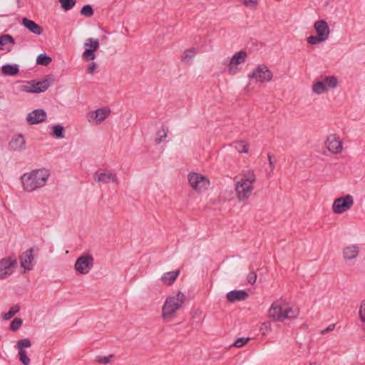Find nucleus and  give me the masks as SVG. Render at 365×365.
I'll list each match as a JSON object with an SVG mask.
<instances>
[{
	"label": "nucleus",
	"instance_id": "nucleus-20",
	"mask_svg": "<svg viewBox=\"0 0 365 365\" xmlns=\"http://www.w3.org/2000/svg\"><path fill=\"white\" fill-rule=\"evenodd\" d=\"M314 28L317 36H320L324 41L328 39L330 34V29L326 21H317L314 24Z\"/></svg>",
	"mask_w": 365,
	"mask_h": 365
},
{
	"label": "nucleus",
	"instance_id": "nucleus-14",
	"mask_svg": "<svg viewBox=\"0 0 365 365\" xmlns=\"http://www.w3.org/2000/svg\"><path fill=\"white\" fill-rule=\"evenodd\" d=\"M19 262L24 273L32 270L36 264L34 249L30 248L24 252L19 257Z\"/></svg>",
	"mask_w": 365,
	"mask_h": 365
},
{
	"label": "nucleus",
	"instance_id": "nucleus-41",
	"mask_svg": "<svg viewBox=\"0 0 365 365\" xmlns=\"http://www.w3.org/2000/svg\"><path fill=\"white\" fill-rule=\"evenodd\" d=\"M98 64L95 62H91L88 65L87 73L89 74H93L97 72Z\"/></svg>",
	"mask_w": 365,
	"mask_h": 365
},
{
	"label": "nucleus",
	"instance_id": "nucleus-47",
	"mask_svg": "<svg viewBox=\"0 0 365 365\" xmlns=\"http://www.w3.org/2000/svg\"><path fill=\"white\" fill-rule=\"evenodd\" d=\"M309 365H320V364H317V363L314 362V363H311Z\"/></svg>",
	"mask_w": 365,
	"mask_h": 365
},
{
	"label": "nucleus",
	"instance_id": "nucleus-7",
	"mask_svg": "<svg viewBox=\"0 0 365 365\" xmlns=\"http://www.w3.org/2000/svg\"><path fill=\"white\" fill-rule=\"evenodd\" d=\"M93 180L97 183L109 184L112 183L118 186L120 183L117 174L108 169H99L93 175Z\"/></svg>",
	"mask_w": 365,
	"mask_h": 365
},
{
	"label": "nucleus",
	"instance_id": "nucleus-25",
	"mask_svg": "<svg viewBox=\"0 0 365 365\" xmlns=\"http://www.w3.org/2000/svg\"><path fill=\"white\" fill-rule=\"evenodd\" d=\"M19 68L17 64H6L2 66L1 73L6 76H14L19 73Z\"/></svg>",
	"mask_w": 365,
	"mask_h": 365
},
{
	"label": "nucleus",
	"instance_id": "nucleus-3",
	"mask_svg": "<svg viewBox=\"0 0 365 365\" xmlns=\"http://www.w3.org/2000/svg\"><path fill=\"white\" fill-rule=\"evenodd\" d=\"M299 310L294 309L287 304L279 302L272 303L269 309V316L275 322H283L287 319H295L298 317Z\"/></svg>",
	"mask_w": 365,
	"mask_h": 365
},
{
	"label": "nucleus",
	"instance_id": "nucleus-30",
	"mask_svg": "<svg viewBox=\"0 0 365 365\" xmlns=\"http://www.w3.org/2000/svg\"><path fill=\"white\" fill-rule=\"evenodd\" d=\"M20 310V307L19 305H14L12 306L9 311L6 313H4L2 315V317L5 320H9L11 318H12L16 314H17Z\"/></svg>",
	"mask_w": 365,
	"mask_h": 365
},
{
	"label": "nucleus",
	"instance_id": "nucleus-29",
	"mask_svg": "<svg viewBox=\"0 0 365 365\" xmlns=\"http://www.w3.org/2000/svg\"><path fill=\"white\" fill-rule=\"evenodd\" d=\"M8 44H14V40L9 35H3L0 37V50L6 49Z\"/></svg>",
	"mask_w": 365,
	"mask_h": 365
},
{
	"label": "nucleus",
	"instance_id": "nucleus-21",
	"mask_svg": "<svg viewBox=\"0 0 365 365\" xmlns=\"http://www.w3.org/2000/svg\"><path fill=\"white\" fill-rule=\"evenodd\" d=\"M226 297L230 303H234L236 301L246 300L249 294L245 290H232L227 294Z\"/></svg>",
	"mask_w": 365,
	"mask_h": 365
},
{
	"label": "nucleus",
	"instance_id": "nucleus-22",
	"mask_svg": "<svg viewBox=\"0 0 365 365\" xmlns=\"http://www.w3.org/2000/svg\"><path fill=\"white\" fill-rule=\"evenodd\" d=\"M9 148L13 150H24L26 149V141L21 134L14 135L9 142Z\"/></svg>",
	"mask_w": 365,
	"mask_h": 365
},
{
	"label": "nucleus",
	"instance_id": "nucleus-26",
	"mask_svg": "<svg viewBox=\"0 0 365 365\" xmlns=\"http://www.w3.org/2000/svg\"><path fill=\"white\" fill-rule=\"evenodd\" d=\"M359 253L358 247L355 245L348 246L343 251L344 257L346 259H352L356 257Z\"/></svg>",
	"mask_w": 365,
	"mask_h": 365
},
{
	"label": "nucleus",
	"instance_id": "nucleus-39",
	"mask_svg": "<svg viewBox=\"0 0 365 365\" xmlns=\"http://www.w3.org/2000/svg\"><path fill=\"white\" fill-rule=\"evenodd\" d=\"M247 7L255 8L258 4V0H239Z\"/></svg>",
	"mask_w": 365,
	"mask_h": 365
},
{
	"label": "nucleus",
	"instance_id": "nucleus-36",
	"mask_svg": "<svg viewBox=\"0 0 365 365\" xmlns=\"http://www.w3.org/2000/svg\"><path fill=\"white\" fill-rule=\"evenodd\" d=\"M22 323V319L21 318L16 317L11 322L10 329L13 331H16L21 327Z\"/></svg>",
	"mask_w": 365,
	"mask_h": 365
},
{
	"label": "nucleus",
	"instance_id": "nucleus-18",
	"mask_svg": "<svg viewBox=\"0 0 365 365\" xmlns=\"http://www.w3.org/2000/svg\"><path fill=\"white\" fill-rule=\"evenodd\" d=\"M16 261L15 258H4L0 261V279L10 276L14 270Z\"/></svg>",
	"mask_w": 365,
	"mask_h": 365
},
{
	"label": "nucleus",
	"instance_id": "nucleus-10",
	"mask_svg": "<svg viewBox=\"0 0 365 365\" xmlns=\"http://www.w3.org/2000/svg\"><path fill=\"white\" fill-rule=\"evenodd\" d=\"M111 113L110 109L108 106H103L90 111L87 114L88 122L94 125H101L107 119Z\"/></svg>",
	"mask_w": 365,
	"mask_h": 365
},
{
	"label": "nucleus",
	"instance_id": "nucleus-46",
	"mask_svg": "<svg viewBox=\"0 0 365 365\" xmlns=\"http://www.w3.org/2000/svg\"><path fill=\"white\" fill-rule=\"evenodd\" d=\"M334 325L329 326L326 330L323 331V333L333 330Z\"/></svg>",
	"mask_w": 365,
	"mask_h": 365
},
{
	"label": "nucleus",
	"instance_id": "nucleus-35",
	"mask_svg": "<svg viewBox=\"0 0 365 365\" xmlns=\"http://www.w3.org/2000/svg\"><path fill=\"white\" fill-rule=\"evenodd\" d=\"M113 358V355L110 354L108 356H98L96 358V361L99 364H107L111 361Z\"/></svg>",
	"mask_w": 365,
	"mask_h": 365
},
{
	"label": "nucleus",
	"instance_id": "nucleus-37",
	"mask_svg": "<svg viewBox=\"0 0 365 365\" xmlns=\"http://www.w3.org/2000/svg\"><path fill=\"white\" fill-rule=\"evenodd\" d=\"M81 14L83 16L91 17L93 14V10L90 5H85L81 9Z\"/></svg>",
	"mask_w": 365,
	"mask_h": 365
},
{
	"label": "nucleus",
	"instance_id": "nucleus-44",
	"mask_svg": "<svg viewBox=\"0 0 365 365\" xmlns=\"http://www.w3.org/2000/svg\"><path fill=\"white\" fill-rule=\"evenodd\" d=\"M261 331H262L263 334H265L266 333L271 331V324L270 322H264L261 326Z\"/></svg>",
	"mask_w": 365,
	"mask_h": 365
},
{
	"label": "nucleus",
	"instance_id": "nucleus-33",
	"mask_svg": "<svg viewBox=\"0 0 365 365\" xmlns=\"http://www.w3.org/2000/svg\"><path fill=\"white\" fill-rule=\"evenodd\" d=\"M51 61V58L46 54H40L36 58V63L43 66H48Z\"/></svg>",
	"mask_w": 365,
	"mask_h": 365
},
{
	"label": "nucleus",
	"instance_id": "nucleus-24",
	"mask_svg": "<svg viewBox=\"0 0 365 365\" xmlns=\"http://www.w3.org/2000/svg\"><path fill=\"white\" fill-rule=\"evenodd\" d=\"M22 24L31 33L40 35L43 32V29L38 25L36 22L32 20H30L27 18H24L22 19Z\"/></svg>",
	"mask_w": 365,
	"mask_h": 365
},
{
	"label": "nucleus",
	"instance_id": "nucleus-27",
	"mask_svg": "<svg viewBox=\"0 0 365 365\" xmlns=\"http://www.w3.org/2000/svg\"><path fill=\"white\" fill-rule=\"evenodd\" d=\"M51 130V135L57 139H63L65 137V129L61 125L57 124L52 125Z\"/></svg>",
	"mask_w": 365,
	"mask_h": 365
},
{
	"label": "nucleus",
	"instance_id": "nucleus-12",
	"mask_svg": "<svg viewBox=\"0 0 365 365\" xmlns=\"http://www.w3.org/2000/svg\"><path fill=\"white\" fill-rule=\"evenodd\" d=\"M354 202V197L349 194L345 196L336 198L333 202L332 211L335 214H342L350 210L353 206Z\"/></svg>",
	"mask_w": 365,
	"mask_h": 365
},
{
	"label": "nucleus",
	"instance_id": "nucleus-19",
	"mask_svg": "<svg viewBox=\"0 0 365 365\" xmlns=\"http://www.w3.org/2000/svg\"><path fill=\"white\" fill-rule=\"evenodd\" d=\"M47 118L46 112L43 109H36L29 113L26 121L29 125H36L43 123Z\"/></svg>",
	"mask_w": 365,
	"mask_h": 365
},
{
	"label": "nucleus",
	"instance_id": "nucleus-17",
	"mask_svg": "<svg viewBox=\"0 0 365 365\" xmlns=\"http://www.w3.org/2000/svg\"><path fill=\"white\" fill-rule=\"evenodd\" d=\"M325 145L327 150L332 154H340L344 149L341 140L336 134H331L327 137Z\"/></svg>",
	"mask_w": 365,
	"mask_h": 365
},
{
	"label": "nucleus",
	"instance_id": "nucleus-11",
	"mask_svg": "<svg viewBox=\"0 0 365 365\" xmlns=\"http://www.w3.org/2000/svg\"><path fill=\"white\" fill-rule=\"evenodd\" d=\"M273 78L272 72L264 64L257 66L249 75V78L255 80L257 83L269 82Z\"/></svg>",
	"mask_w": 365,
	"mask_h": 365
},
{
	"label": "nucleus",
	"instance_id": "nucleus-13",
	"mask_svg": "<svg viewBox=\"0 0 365 365\" xmlns=\"http://www.w3.org/2000/svg\"><path fill=\"white\" fill-rule=\"evenodd\" d=\"M247 58V54L245 51L235 53L227 63L228 73L231 76L235 75L240 70L239 66L244 63Z\"/></svg>",
	"mask_w": 365,
	"mask_h": 365
},
{
	"label": "nucleus",
	"instance_id": "nucleus-9",
	"mask_svg": "<svg viewBox=\"0 0 365 365\" xmlns=\"http://www.w3.org/2000/svg\"><path fill=\"white\" fill-rule=\"evenodd\" d=\"M100 48L99 40L96 38H88L83 43L84 51L82 53V59L89 62L93 61L96 57V52Z\"/></svg>",
	"mask_w": 365,
	"mask_h": 365
},
{
	"label": "nucleus",
	"instance_id": "nucleus-31",
	"mask_svg": "<svg viewBox=\"0 0 365 365\" xmlns=\"http://www.w3.org/2000/svg\"><path fill=\"white\" fill-rule=\"evenodd\" d=\"M62 9L64 11L71 10L76 4V0H58Z\"/></svg>",
	"mask_w": 365,
	"mask_h": 365
},
{
	"label": "nucleus",
	"instance_id": "nucleus-1",
	"mask_svg": "<svg viewBox=\"0 0 365 365\" xmlns=\"http://www.w3.org/2000/svg\"><path fill=\"white\" fill-rule=\"evenodd\" d=\"M256 180L257 177L252 170L242 171L239 176L234 178L235 190L238 201H245L252 195Z\"/></svg>",
	"mask_w": 365,
	"mask_h": 365
},
{
	"label": "nucleus",
	"instance_id": "nucleus-42",
	"mask_svg": "<svg viewBox=\"0 0 365 365\" xmlns=\"http://www.w3.org/2000/svg\"><path fill=\"white\" fill-rule=\"evenodd\" d=\"M257 274L254 271H251L247 275V282L250 284H254L257 280Z\"/></svg>",
	"mask_w": 365,
	"mask_h": 365
},
{
	"label": "nucleus",
	"instance_id": "nucleus-40",
	"mask_svg": "<svg viewBox=\"0 0 365 365\" xmlns=\"http://www.w3.org/2000/svg\"><path fill=\"white\" fill-rule=\"evenodd\" d=\"M359 317L363 323H365V300H363L361 303L359 308Z\"/></svg>",
	"mask_w": 365,
	"mask_h": 365
},
{
	"label": "nucleus",
	"instance_id": "nucleus-8",
	"mask_svg": "<svg viewBox=\"0 0 365 365\" xmlns=\"http://www.w3.org/2000/svg\"><path fill=\"white\" fill-rule=\"evenodd\" d=\"M187 178L190 187L197 192L205 191L210 184L209 179L200 173H191Z\"/></svg>",
	"mask_w": 365,
	"mask_h": 365
},
{
	"label": "nucleus",
	"instance_id": "nucleus-4",
	"mask_svg": "<svg viewBox=\"0 0 365 365\" xmlns=\"http://www.w3.org/2000/svg\"><path fill=\"white\" fill-rule=\"evenodd\" d=\"M182 304V294L180 292L170 295L165 299L162 307L161 317L165 322H170L176 317L178 311Z\"/></svg>",
	"mask_w": 365,
	"mask_h": 365
},
{
	"label": "nucleus",
	"instance_id": "nucleus-34",
	"mask_svg": "<svg viewBox=\"0 0 365 365\" xmlns=\"http://www.w3.org/2000/svg\"><path fill=\"white\" fill-rule=\"evenodd\" d=\"M168 130L167 128L163 127L157 133V136L155 138V142L157 143H160L163 141L165 138L167 137Z\"/></svg>",
	"mask_w": 365,
	"mask_h": 365
},
{
	"label": "nucleus",
	"instance_id": "nucleus-5",
	"mask_svg": "<svg viewBox=\"0 0 365 365\" xmlns=\"http://www.w3.org/2000/svg\"><path fill=\"white\" fill-rule=\"evenodd\" d=\"M53 82V78L52 76H48L41 81H22L18 86V90L20 92L39 93L46 91L51 86Z\"/></svg>",
	"mask_w": 365,
	"mask_h": 365
},
{
	"label": "nucleus",
	"instance_id": "nucleus-45",
	"mask_svg": "<svg viewBox=\"0 0 365 365\" xmlns=\"http://www.w3.org/2000/svg\"><path fill=\"white\" fill-rule=\"evenodd\" d=\"M267 158L269 160V167L272 171L275 168V161L272 160V155L270 153L267 155Z\"/></svg>",
	"mask_w": 365,
	"mask_h": 365
},
{
	"label": "nucleus",
	"instance_id": "nucleus-15",
	"mask_svg": "<svg viewBox=\"0 0 365 365\" xmlns=\"http://www.w3.org/2000/svg\"><path fill=\"white\" fill-rule=\"evenodd\" d=\"M31 346V341L29 339L25 338L17 341L16 347L18 350L19 361L24 365H30L31 360L26 354V349Z\"/></svg>",
	"mask_w": 365,
	"mask_h": 365
},
{
	"label": "nucleus",
	"instance_id": "nucleus-32",
	"mask_svg": "<svg viewBox=\"0 0 365 365\" xmlns=\"http://www.w3.org/2000/svg\"><path fill=\"white\" fill-rule=\"evenodd\" d=\"M198 52V48L192 46L184 52V60H192Z\"/></svg>",
	"mask_w": 365,
	"mask_h": 365
},
{
	"label": "nucleus",
	"instance_id": "nucleus-16",
	"mask_svg": "<svg viewBox=\"0 0 365 365\" xmlns=\"http://www.w3.org/2000/svg\"><path fill=\"white\" fill-rule=\"evenodd\" d=\"M337 86V79L334 76L327 77L322 81H317L313 84V91L317 94H322L329 88H334Z\"/></svg>",
	"mask_w": 365,
	"mask_h": 365
},
{
	"label": "nucleus",
	"instance_id": "nucleus-28",
	"mask_svg": "<svg viewBox=\"0 0 365 365\" xmlns=\"http://www.w3.org/2000/svg\"><path fill=\"white\" fill-rule=\"evenodd\" d=\"M235 148L240 153H247L249 144L245 140H237L235 142Z\"/></svg>",
	"mask_w": 365,
	"mask_h": 365
},
{
	"label": "nucleus",
	"instance_id": "nucleus-6",
	"mask_svg": "<svg viewBox=\"0 0 365 365\" xmlns=\"http://www.w3.org/2000/svg\"><path fill=\"white\" fill-rule=\"evenodd\" d=\"M94 258L93 256L88 253H84L79 256L75 264L74 270L75 272L81 275H86L93 267Z\"/></svg>",
	"mask_w": 365,
	"mask_h": 365
},
{
	"label": "nucleus",
	"instance_id": "nucleus-38",
	"mask_svg": "<svg viewBox=\"0 0 365 365\" xmlns=\"http://www.w3.org/2000/svg\"><path fill=\"white\" fill-rule=\"evenodd\" d=\"M325 41L324 39H322L320 36L316 35V36H310L307 38V42L309 44L315 45L318 44L321 42Z\"/></svg>",
	"mask_w": 365,
	"mask_h": 365
},
{
	"label": "nucleus",
	"instance_id": "nucleus-2",
	"mask_svg": "<svg viewBox=\"0 0 365 365\" xmlns=\"http://www.w3.org/2000/svg\"><path fill=\"white\" fill-rule=\"evenodd\" d=\"M49 176L50 172L44 168L25 173L21 177L22 188L27 192L36 191L46 185Z\"/></svg>",
	"mask_w": 365,
	"mask_h": 365
},
{
	"label": "nucleus",
	"instance_id": "nucleus-23",
	"mask_svg": "<svg viewBox=\"0 0 365 365\" xmlns=\"http://www.w3.org/2000/svg\"><path fill=\"white\" fill-rule=\"evenodd\" d=\"M180 274V269H176L174 271L167 272L162 274L160 280L163 284L167 286H170L173 284L178 276Z\"/></svg>",
	"mask_w": 365,
	"mask_h": 365
},
{
	"label": "nucleus",
	"instance_id": "nucleus-43",
	"mask_svg": "<svg viewBox=\"0 0 365 365\" xmlns=\"http://www.w3.org/2000/svg\"><path fill=\"white\" fill-rule=\"evenodd\" d=\"M249 340V338H238L233 345L236 347H242L243 345H245Z\"/></svg>",
	"mask_w": 365,
	"mask_h": 365
}]
</instances>
